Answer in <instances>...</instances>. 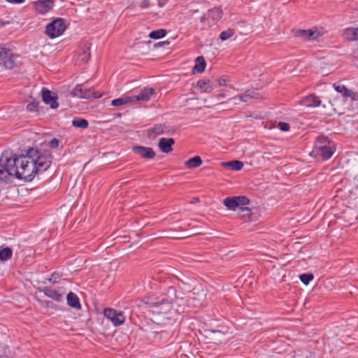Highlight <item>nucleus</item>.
Listing matches in <instances>:
<instances>
[{
    "mask_svg": "<svg viewBox=\"0 0 358 358\" xmlns=\"http://www.w3.org/2000/svg\"><path fill=\"white\" fill-rule=\"evenodd\" d=\"M54 3H35V9L40 13H48L53 6Z\"/></svg>",
    "mask_w": 358,
    "mask_h": 358,
    "instance_id": "nucleus-25",
    "label": "nucleus"
},
{
    "mask_svg": "<svg viewBox=\"0 0 358 358\" xmlns=\"http://www.w3.org/2000/svg\"><path fill=\"white\" fill-rule=\"evenodd\" d=\"M42 99L43 101L49 104L52 109H55L58 107L59 104L57 102V96L52 94V92L46 88H43L42 91Z\"/></svg>",
    "mask_w": 358,
    "mask_h": 358,
    "instance_id": "nucleus-15",
    "label": "nucleus"
},
{
    "mask_svg": "<svg viewBox=\"0 0 358 358\" xmlns=\"http://www.w3.org/2000/svg\"><path fill=\"white\" fill-rule=\"evenodd\" d=\"M299 105L302 106H305L307 108L309 107H317L321 104V100L320 97L315 96V94H310L307 96L303 97L299 101Z\"/></svg>",
    "mask_w": 358,
    "mask_h": 358,
    "instance_id": "nucleus-16",
    "label": "nucleus"
},
{
    "mask_svg": "<svg viewBox=\"0 0 358 358\" xmlns=\"http://www.w3.org/2000/svg\"><path fill=\"white\" fill-rule=\"evenodd\" d=\"M238 214L244 222H250L252 221V213L251 209L245 207V206H241V208L238 209Z\"/></svg>",
    "mask_w": 358,
    "mask_h": 358,
    "instance_id": "nucleus-23",
    "label": "nucleus"
},
{
    "mask_svg": "<svg viewBox=\"0 0 358 358\" xmlns=\"http://www.w3.org/2000/svg\"><path fill=\"white\" fill-rule=\"evenodd\" d=\"M202 159L199 156H195L185 162V165L189 169H194L202 164Z\"/></svg>",
    "mask_w": 358,
    "mask_h": 358,
    "instance_id": "nucleus-24",
    "label": "nucleus"
},
{
    "mask_svg": "<svg viewBox=\"0 0 358 358\" xmlns=\"http://www.w3.org/2000/svg\"><path fill=\"white\" fill-rule=\"evenodd\" d=\"M199 201V199L197 197H195L193 199V200L191 201L192 203H197Z\"/></svg>",
    "mask_w": 358,
    "mask_h": 358,
    "instance_id": "nucleus-48",
    "label": "nucleus"
},
{
    "mask_svg": "<svg viewBox=\"0 0 358 358\" xmlns=\"http://www.w3.org/2000/svg\"><path fill=\"white\" fill-rule=\"evenodd\" d=\"M176 299V289L169 287L160 296L145 301L146 308L152 315L151 321L157 324H164L169 320H174L177 315V310L173 306Z\"/></svg>",
    "mask_w": 358,
    "mask_h": 358,
    "instance_id": "nucleus-2",
    "label": "nucleus"
},
{
    "mask_svg": "<svg viewBox=\"0 0 358 358\" xmlns=\"http://www.w3.org/2000/svg\"><path fill=\"white\" fill-rule=\"evenodd\" d=\"M136 3L141 8H146L149 6L148 0H135Z\"/></svg>",
    "mask_w": 358,
    "mask_h": 358,
    "instance_id": "nucleus-39",
    "label": "nucleus"
},
{
    "mask_svg": "<svg viewBox=\"0 0 358 358\" xmlns=\"http://www.w3.org/2000/svg\"><path fill=\"white\" fill-rule=\"evenodd\" d=\"M7 2L14 4L22 3L24 0H6Z\"/></svg>",
    "mask_w": 358,
    "mask_h": 358,
    "instance_id": "nucleus-45",
    "label": "nucleus"
},
{
    "mask_svg": "<svg viewBox=\"0 0 358 358\" xmlns=\"http://www.w3.org/2000/svg\"><path fill=\"white\" fill-rule=\"evenodd\" d=\"M341 218H342L341 217H338V216L336 217L337 220H339V219H341Z\"/></svg>",
    "mask_w": 358,
    "mask_h": 358,
    "instance_id": "nucleus-53",
    "label": "nucleus"
},
{
    "mask_svg": "<svg viewBox=\"0 0 358 358\" xmlns=\"http://www.w3.org/2000/svg\"><path fill=\"white\" fill-rule=\"evenodd\" d=\"M196 299L194 296H188L187 299L183 297H178L176 296V301L173 302L175 310H177V315L181 312H184L186 307L195 306Z\"/></svg>",
    "mask_w": 358,
    "mask_h": 358,
    "instance_id": "nucleus-12",
    "label": "nucleus"
},
{
    "mask_svg": "<svg viewBox=\"0 0 358 358\" xmlns=\"http://www.w3.org/2000/svg\"><path fill=\"white\" fill-rule=\"evenodd\" d=\"M15 161V173L18 179L31 181L36 173L45 171L52 163L50 152L41 153L38 150L31 148L26 155L17 156L13 154Z\"/></svg>",
    "mask_w": 358,
    "mask_h": 358,
    "instance_id": "nucleus-1",
    "label": "nucleus"
},
{
    "mask_svg": "<svg viewBox=\"0 0 358 358\" xmlns=\"http://www.w3.org/2000/svg\"><path fill=\"white\" fill-rule=\"evenodd\" d=\"M131 102H132V99L131 98V96H127L124 97L113 99L111 101V105L117 107Z\"/></svg>",
    "mask_w": 358,
    "mask_h": 358,
    "instance_id": "nucleus-30",
    "label": "nucleus"
},
{
    "mask_svg": "<svg viewBox=\"0 0 358 358\" xmlns=\"http://www.w3.org/2000/svg\"><path fill=\"white\" fill-rule=\"evenodd\" d=\"M225 96H226L225 94L222 93V94H220L218 95V98H221V97L224 98V97H225Z\"/></svg>",
    "mask_w": 358,
    "mask_h": 358,
    "instance_id": "nucleus-49",
    "label": "nucleus"
},
{
    "mask_svg": "<svg viewBox=\"0 0 358 358\" xmlns=\"http://www.w3.org/2000/svg\"><path fill=\"white\" fill-rule=\"evenodd\" d=\"M158 5H159V7H162L163 6V4L161 2H159Z\"/></svg>",
    "mask_w": 358,
    "mask_h": 358,
    "instance_id": "nucleus-51",
    "label": "nucleus"
},
{
    "mask_svg": "<svg viewBox=\"0 0 358 358\" xmlns=\"http://www.w3.org/2000/svg\"><path fill=\"white\" fill-rule=\"evenodd\" d=\"M0 358H13V357L6 356V355H3V356H1Z\"/></svg>",
    "mask_w": 358,
    "mask_h": 358,
    "instance_id": "nucleus-50",
    "label": "nucleus"
},
{
    "mask_svg": "<svg viewBox=\"0 0 358 358\" xmlns=\"http://www.w3.org/2000/svg\"><path fill=\"white\" fill-rule=\"evenodd\" d=\"M166 34V31L163 29H157L150 33L149 37L153 39H159Z\"/></svg>",
    "mask_w": 358,
    "mask_h": 358,
    "instance_id": "nucleus-34",
    "label": "nucleus"
},
{
    "mask_svg": "<svg viewBox=\"0 0 358 358\" xmlns=\"http://www.w3.org/2000/svg\"><path fill=\"white\" fill-rule=\"evenodd\" d=\"M59 141L57 138H52L49 142V146L52 148H57L59 146Z\"/></svg>",
    "mask_w": 358,
    "mask_h": 358,
    "instance_id": "nucleus-42",
    "label": "nucleus"
},
{
    "mask_svg": "<svg viewBox=\"0 0 358 358\" xmlns=\"http://www.w3.org/2000/svg\"><path fill=\"white\" fill-rule=\"evenodd\" d=\"M224 166L230 167L232 170L240 171L243 167V163L238 160H233L227 163H223Z\"/></svg>",
    "mask_w": 358,
    "mask_h": 358,
    "instance_id": "nucleus-32",
    "label": "nucleus"
},
{
    "mask_svg": "<svg viewBox=\"0 0 358 358\" xmlns=\"http://www.w3.org/2000/svg\"><path fill=\"white\" fill-rule=\"evenodd\" d=\"M260 97L259 92L256 90H248L243 94L238 96L240 101L243 102H250L253 99H257Z\"/></svg>",
    "mask_w": 358,
    "mask_h": 358,
    "instance_id": "nucleus-19",
    "label": "nucleus"
},
{
    "mask_svg": "<svg viewBox=\"0 0 358 358\" xmlns=\"http://www.w3.org/2000/svg\"><path fill=\"white\" fill-rule=\"evenodd\" d=\"M174 143L175 141L172 138H162L159 141L158 146L163 152L169 153L172 150V145Z\"/></svg>",
    "mask_w": 358,
    "mask_h": 358,
    "instance_id": "nucleus-18",
    "label": "nucleus"
},
{
    "mask_svg": "<svg viewBox=\"0 0 358 358\" xmlns=\"http://www.w3.org/2000/svg\"><path fill=\"white\" fill-rule=\"evenodd\" d=\"M43 292L45 296L57 302H59L62 300L64 293H59L58 291L53 289L50 287H44Z\"/></svg>",
    "mask_w": 358,
    "mask_h": 358,
    "instance_id": "nucleus-20",
    "label": "nucleus"
},
{
    "mask_svg": "<svg viewBox=\"0 0 358 358\" xmlns=\"http://www.w3.org/2000/svg\"><path fill=\"white\" fill-rule=\"evenodd\" d=\"M299 278L304 285H307L314 278V275L312 273H303L299 276Z\"/></svg>",
    "mask_w": 358,
    "mask_h": 358,
    "instance_id": "nucleus-37",
    "label": "nucleus"
},
{
    "mask_svg": "<svg viewBox=\"0 0 358 358\" xmlns=\"http://www.w3.org/2000/svg\"><path fill=\"white\" fill-rule=\"evenodd\" d=\"M336 90L340 94V96H337V99L341 98L343 102L349 104H351L352 101H358V92L344 85H337Z\"/></svg>",
    "mask_w": 358,
    "mask_h": 358,
    "instance_id": "nucleus-6",
    "label": "nucleus"
},
{
    "mask_svg": "<svg viewBox=\"0 0 358 358\" xmlns=\"http://www.w3.org/2000/svg\"><path fill=\"white\" fill-rule=\"evenodd\" d=\"M103 315L115 327L122 325L125 321V316L122 312L117 311L111 308H105Z\"/></svg>",
    "mask_w": 358,
    "mask_h": 358,
    "instance_id": "nucleus-9",
    "label": "nucleus"
},
{
    "mask_svg": "<svg viewBox=\"0 0 358 358\" xmlns=\"http://www.w3.org/2000/svg\"><path fill=\"white\" fill-rule=\"evenodd\" d=\"M145 331L148 332V334H149L150 336H155V334H158V333H162L163 331L162 330H157V329H155L154 331H150L148 329H145Z\"/></svg>",
    "mask_w": 358,
    "mask_h": 358,
    "instance_id": "nucleus-43",
    "label": "nucleus"
},
{
    "mask_svg": "<svg viewBox=\"0 0 358 358\" xmlns=\"http://www.w3.org/2000/svg\"><path fill=\"white\" fill-rule=\"evenodd\" d=\"M327 141L326 137H319L315 142V150H313V152L320 153L324 159L330 158L334 153V151L327 145Z\"/></svg>",
    "mask_w": 358,
    "mask_h": 358,
    "instance_id": "nucleus-10",
    "label": "nucleus"
},
{
    "mask_svg": "<svg viewBox=\"0 0 358 358\" xmlns=\"http://www.w3.org/2000/svg\"><path fill=\"white\" fill-rule=\"evenodd\" d=\"M294 36L304 40H315L324 34L322 28L314 27L310 29H296L292 31Z\"/></svg>",
    "mask_w": 358,
    "mask_h": 358,
    "instance_id": "nucleus-7",
    "label": "nucleus"
},
{
    "mask_svg": "<svg viewBox=\"0 0 358 358\" xmlns=\"http://www.w3.org/2000/svg\"><path fill=\"white\" fill-rule=\"evenodd\" d=\"M13 176H15V173L13 154L3 152L0 157V182H8Z\"/></svg>",
    "mask_w": 358,
    "mask_h": 358,
    "instance_id": "nucleus-3",
    "label": "nucleus"
},
{
    "mask_svg": "<svg viewBox=\"0 0 358 358\" xmlns=\"http://www.w3.org/2000/svg\"><path fill=\"white\" fill-rule=\"evenodd\" d=\"M206 337L208 343L220 344L227 341L226 333L220 330H206Z\"/></svg>",
    "mask_w": 358,
    "mask_h": 358,
    "instance_id": "nucleus-13",
    "label": "nucleus"
},
{
    "mask_svg": "<svg viewBox=\"0 0 358 358\" xmlns=\"http://www.w3.org/2000/svg\"><path fill=\"white\" fill-rule=\"evenodd\" d=\"M67 26L62 18H57L47 24L45 34L51 38L61 36L66 30Z\"/></svg>",
    "mask_w": 358,
    "mask_h": 358,
    "instance_id": "nucleus-4",
    "label": "nucleus"
},
{
    "mask_svg": "<svg viewBox=\"0 0 358 358\" xmlns=\"http://www.w3.org/2000/svg\"><path fill=\"white\" fill-rule=\"evenodd\" d=\"M38 101H32L27 104V110L29 112H36L38 110Z\"/></svg>",
    "mask_w": 358,
    "mask_h": 358,
    "instance_id": "nucleus-38",
    "label": "nucleus"
},
{
    "mask_svg": "<svg viewBox=\"0 0 358 358\" xmlns=\"http://www.w3.org/2000/svg\"><path fill=\"white\" fill-rule=\"evenodd\" d=\"M61 277V275L59 273L54 272L51 277L48 279V280L52 283H56L57 280Z\"/></svg>",
    "mask_w": 358,
    "mask_h": 358,
    "instance_id": "nucleus-40",
    "label": "nucleus"
},
{
    "mask_svg": "<svg viewBox=\"0 0 358 358\" xmlns=\"http://www.w3.org/2000/svg\"><path fill=\"white\" fill-rule=\"evenodd\" d=\"M166 129V127L165 124H156L152 129V132L157 134L160 135L164 133Z\"/></svg>",
    "mask_w": 358,
    "mask_h": 358,
    "instance_id": "nucleus-36",
    "label": "nucleus"
},
{
    "mask_svg": "<svg viewBox=\"0 0 358 358\" xmlns=\"http://www.w3.org/2000/svg\"><path fill=\"white\" fill-rule=\"evenodd\" d=\"M333 87H334V89L336 90V83H334L333 84Z\"/></svg>",
    "mask_w": 358,
    "mask_h": 358,
    "instance_id": "nucleus-52",
    "label": "nucleus"
},
{
    "mask_svg": "<svg viewBox=\"0 0 358 358\" xmlns=\"http://www.w3.org/2000/svg\"><path fill=\"white\" fill-rule=\"evenodd\" d=\"M196 64L194 66V71H196L199 73H201L205 70L206 63L204 58L201 56L198 57L196 59Z\"/></svg>",
    "mask_w": 358,
    "mask_h": 358,
    "instance_id": "nucleus-29",
    "label": "nucleus"
},
{
    "mask_svg": "<svg viewBox=\"0 0 358 358\" xmlns=\"http://www.w3.org/2000/svg\"><path fill=\"white\" fill-rule=\"evenodd\" d=\"M54 3L52 0H38L36 3Z\"/></svg>",
    "mask_w": 358,
    "mask_h": 358,
    "instance_id": "nucleus-47",
    "label": "nucleus"
},
{
    "mask_svg": "<svg viewBox=\"0 0 358 358\" xmlns=\"http://www.w3.org/2000/svg\"><path fill=\"white\" fill-rule=\"evenodd\" d=\"M227 83V79L225 78H221L218 80V83L220 86H226Z\"/></svg>",
    "mask_w": 358,
    "mask_h": 358,
    "instance_id": "nucleus-44",
    "label": "nucleus"
},
{
    "mask_svg": "<svg viewBox=\"0 0 358 358\" xmlns=\"http://www.w3.org/2000/svg\"><path fill=\"white\" fill-rule=\"evenodd\" d=\"M71 95L83 99H97L102 94L98 92H93L90 89L84 88L83 85H77L71 92Z\"/></svg>",
    "mask_w": 358,
    "mask_h": 358,
    "instance_id": "nucleus-8",
    "label": "nucleus"
},
{
    "mask_svg": "<svg viewBox=\"0 0 358 358\" xmlns=\"http://www.w3.org/2000/svg\"><path fill=\"white\" fill-rule=\"evenodd\" d=\"M249 201L245 196H231L226 198L223 203L228 209L235 210L236 208L239 209L241 206H246Z\"/></svg>",
    "mask_w": 358,
    "mask_h": 358,
    "instance_id": "nucleus-11",
    "label": "nucleus"
},
{
    "mask_svg": "<svg viewBox=\"0 0 358 358\" xmlns=\"http://www.w3.org/2000/svg\"><path fill=\"white\" fill-rule=\"evenodd\" d=\"M155 93V90L152 87H146L141 91V92L136 96H131L132 102L140 101H148L150 100V96Z\"/></svg>",
    "mask_w": 358,
    "mask_h": 358,
    "instance_id": "nucleus-17",
    "label": "nucleus"
},
{
    "mask_svg": "<svg viewBox=\"0 0 358 358\" xmlns=\"http://www.w3.org/2000/svg\"><path fill=\"white\" fill-rule=\"evenodd\" d=\"M235 34V31L234 29H228L227 30L223 31L221 32L220 35V38L222 41H226L231 38L234 34Z\"/></svg>",
    "mask_w": 358,
    "mask_h": 358,
    "instance_id": "nucleus-35",
    "label": "nucleus"
},
{
    "mask_svg": "<svg viewBox=\"0 0 358 358\" xmlns=\"http://www.w3.org/2000/svg\"><path fill=\"white\" fill-rule=\"evenodd\" d=\"M344 34L349 41H357L358 40V27L346 29Z\"/></svg>",
    "mask_w": 358,
    "mask_h": 358,
    "instance_id": "nucleus-28",
    "label": "nucleus"
},
{
    "mask_svg": "<svg viewBox=\"0 0 358 358\" xmlns=\"http://www.w3.org/2000/svg\"><path fill=\"white\" fill-rule=\"evenodd\" d=\"M347 212H346V210H343V214H345Z\"/></svg>",
    "mask_w": 358,
    "mask_h": 358,
    "instance_id": "nucleus-54",
    "label": "nucleus"
},
{
    "mask_svg": "<svg viewBox=\"0 0 358 358\" xmlns=\"http://www.w3.org/2000/svg\"><path fill=\"white\" fill-rule=\"evenodd\" d=\"M197 86L204 92H210L213 90V86L210 80H199L197 82Z\"/></svg>",
    "mask_w": 358,
    "mask_h": 358,
    "instance_id": "nucleus-26",
    "label": "nucleus"
},
{
    "mask_svg": "<svg viewBox=\"0 0 358 358\" xmlns=\"http://www.w3.org/2000/svg\"><path fill=\"white\" fill-rule=\"evenodd\" d=\"M169 42L168 41H162V42H159L156 44H155V47H159V46H162V45H169Z\"/></svg>",
    "mask_w": 358,
    "mask_h": 358,
    "instance_id": "nucleus-46",
    "label": "nucleus"
},
{
    "mask_svg": "<svg viewBox=\"0 0 358 358\" xmlns=\"http://www.w3.org/2000/svg\"><path fill=\"white\" fill-rule=\"evenodd\" d=\"M13 251L8 248L6 247L0 250V260L6 262L12 257Z\"/></svg>",
    "mask_w": 358,
    "mask_h": 358,
    "instance_id": "nucleus-31",
    "label": "nucleus"
},
{
    "mask_svg": "<svg viewBox=\"0 0 358 358\" xmlns=\"http://www.w3.org/2000/svg\"><path fill=\"white\" fill-rule=\"evenodd\" d=\"M17 59L18 57L10 50L0 48V66L6 69H12L17 65Z\"/></svg>",
    "mask_w": 358,
    "mask_h": 358,
    "instance_id": "nucleus-5",
    "label": "nucleus"
},
{
    "mask_svg": "<svg viewBox=\"0 0 358 358\" xmlns=\"http://www.w3.org/2000/svg\"><path fill=\"white\" fill-rule=\"evenodd\" d=\"M72 124L73 127L81 129H86L89 126L88 122L82 118H75L72 121Z\"/></svg>",
    "mask_w": 358,
    "mask_h": 358,
    "instance_id": "nucleus-33",
    "label": "nucleus"
},
{
    "mask_svg": "<svg viewBox=\"0 0 358 358\" xmlns=\"http://www.w3.org/2000/svg\"><path fill=\"white\" fill-rule=\"evenodd\" d=\"M134 152L145 159H153L156 153L152 148L135 145L132 148Z\"/></svg>",
    "mask_w": 358,
    "mask_h": 358,
    "instance_id": "nucleus-14",
    "label": "nucleus"
},
{
    "mask_svg": "<svg viewBox=\"0 0 358 358\" xmlns=\"http://www.w3.org/2000/svg\"><path fill=\"white\" fill-rule=\"evenodd\" d=\"M90 58V46L86 44L78 55V59L84 63L88 62Z\"/></svg>",
    "mask_w": 358,
    "mask_h": 358,
    "instance_id": "nucleus-27",
    "label": "nucleus"
},
{
    "mask_svg": "<svg viewBox=\"0 0 358 358\" xmlns=\"http://www.w3.org/2000/svg\"><path fill=\"white\" fill-rule=\"evenodd\" d=\"M206 16L209 18H211L212 20L215 22L221 19L222 16V11L219 8H214L213 9H210L208 10V13L207 15H204L201 18V21L204 20V18L206 17Z\"/></svg>",
    "mask_w": 358,
    "mask_h": 358,
    "instance_id": "nucleus-22",
    "label": "nucleus"
},
{
    "mask_svg": "<svg viewBox=\"0 0 358 358\" xmlns=\"http://www.w3.org/2000/svg\"><path fill=\"white\" fill-rule=\"evenodd\" d=\"M278 127L282 131H287L289 129V124L283 122H280L278 124Z\"/></svg>",
    "mask_w": 358,
    "mask_h": 358,
    "instance_id": "nucleus-41",
    "label": "nucleus"
},
{
    "mask_svg": "<svg viewBox=\"0 0 358 358\" xmlns=\"http://www.w3.org/2000/svg\"><path fill=\"white\" fill-rule=\"evenodd\" d=\"M67 303L69 306L80 310L81 305L78 296L73 292H69L66 296Z\"/></svg>",
    "mask_w": 358,
    "mask_h": 358,
    "instance_id": "nucleus-21",
    "label": "nucleus"
}]
</instances>
